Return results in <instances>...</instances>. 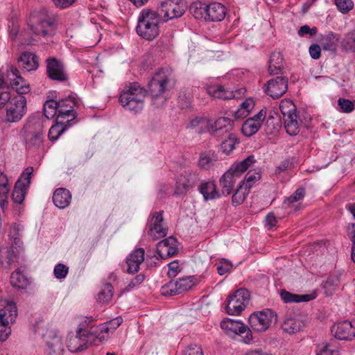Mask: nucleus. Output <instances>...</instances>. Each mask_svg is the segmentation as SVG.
Listing matches in <instances>:
<instances>
[{
  "mask_svg": "<svg viewBox=\"0 0 355 355\" xmlns=\"http://www.w3.org/2000/svg\"><path fill=\"white\" fill-rule=\"evenodd\" d=\"M55 17L46 10L32 14L28 19V26L36 36L47 37L55 34Z\"/></svg>",
  "mask_w": 355,
  "mask_h": 355,
  "instance_id": "nucleus-1",
  "label": "nucleus"
},
{
  "mask_svg": "<svg viewBox=\"0 0 355 355\" xmlns=\"http://www.w3.org/2000/svg\"><path fill=\"white\" fill-rule=\"evenodd\" d=\"M160 21L157 12L149 9L142 10L137 19V34L146 40H153L159 35Z\"/></svg>",
  "mask_w": 355,
  "mask_h": 355,
  "instance_id": "nucleus-2",
  "label": "nucleus"
},
{
  "mask_svg": "<svg viewBox=\"0 0 355 355\" xmlns=\"http://www.w3.org/2000/svg\"><path fill=\"white\" fill-rule=\"evenodd\" d=\"M255 159L253 155L248 156L239 162L233 164L220 178L219 184L223 195H229L232 192L236 181L254 163Z\"/></svg>",
  "mask_w": 355,
  "mask_h": 355,
  "instance_id": "nucleus-3",
  "label": "nucleus"
},
{
  "mask_svg": "<svg viewBox=\"0 0 355 355\" xmlns=\"http://www.w3.org/2000/svg\"><path fill=\"white\" fill-rule=\"evenodd\" d=\"M21 133L28 148H40L44 138L42 118L39 115L28 117L21 130Z\"/></svg>",
  "mask_w": 355,
  "mask_h": 355,
  "instance_id": "nucleus-4",
  "label": "nucleus"
},
{
  "mask_svg": "<svg viewBox=\"0 0 355 355\" xmlns=\"http://www.w3.org/2000/svg\"><path fill=\"white\" fill-rule=\"evenodd\" d=\"M171 72L161 69L156 72L148 83V92L152 102L157 107L163 106L167 97L164 95L170 81Z\"/></svg>",
  "mask_w": 355,
  "mask_h": 355,
  "instance_id": "nucleus-5",
  "label": "nucleus"
},
{
  "mask_svg": "<svg viewBox=\"0 0 355 355\" xmlns=\"http://www.w3.org/2000/svg\"><path fill=\"white\" fill-rule=\"evenodd\" d=\"M190 12L197 19H204L206 21H220L225 18L226 9L223 5L217 2L208 5L198 3L190 7Z\"/></svg>",
  "mask_w": 355,
  "mask_h": 355,
  "instance_id": "nucleus-6",
  "label": "nucleus"
},
{
  "mask_svg": "<svg viewBox=\"0 0 355 355\" xmlns=\"http://www.w3.org/2000/svg\"><path fill=\"white\" fill-rule=\"evenodd\" d=\"M145 96L146 91L135 83L121 92L119 101L123 107L137 113L144 107Z\"/></svg>",
  "mask_w": 355,
  "mask_h": 355,
  "instance_id": "nucleus-7",
  "label": "nucleus"
},
{
  "mask_svg": "<svg viewBox=\"0 0 355 355\" xmlns=\"http://www.w3.org/2000/svg\"><path fill=\"white\" fill-rule=\"evenodd\" d=\"M96 333L98 331H94L93 329L89 331L79 328L76 335H70L68 337L67 346L69 350L71 352L82 351L89 345H95L96 341L101 342L105 340L103 336Z\"/></svg>",
  "mask_w": 355,
  "mask_h": 355,
  "instance_id": "nucleus-8",
  "label": "nucleus"
},
{
  "mask_svg": "<svg viewBox=\"0 0 355 355\" xmlns=\"http://www.w3.org/2000/svg\"><path fill=\"white\" fill-rule=\"evenodd\" d=\"M1 74V79L3 83V89L1 90L7 92L10 98L5 103V104L1 107H3L6 105V121L10 123H15L21 119L24 115L26 112V99L25 96L23 95H15L13 97L11 96L10 92L7 91V89L5 87V83L3 81V77L2 73Z\"/></svg>",
  "mask_w": 355,
  "mask_h": 355,
  "instance_id": "nucleus-9",
  "label": "nucleus"
},
{
  "mask_svg": "<svg viewBox=\"0 0 355 355\" xmlns=\"http://www.w3.org/2000/svg\"><path fill=\"white\" fill-rule=\"evenodd\" d=\"M17 315L15 303L6 300L0 301V341L7 340L11 333L10 324L13 323Z\"/></svg>",
  "mask_w": 355,
  "mask_h": 355,
  "instance_id": "nucleus-10",
  "label": "nucleus"
},
{
  "mask_svg": "<svg viewBox=\"0 0 355 355\" xmlns=\"http://www.w3.org/2000/svg\"><path fill=\"white\" fill-rule=\"evenodd\" d=\"M279 109L283 115L286 132L290 135H297L300 131V125L295 105L291 100L284 98L280 102Z\"/></svg>",
  "mask_w": 355,
  "mask_h": 355,
  "instance_id": "nucleus-11",
  "label": "nucleus"
},
{
  "mask_svg": "<svg viewBox=\"0 0 355 355\" xmlns=\"http://www.w3.org/2000/svg\"><path fill=\"white\" fill-rule=\"evenodd\" d=\"M0 73H2L5 87L7 90L8 89L7 85L10 84L12 89L19 94L18 95H23L30 92L29 84L21 77L19 71L16 67L8 66L6 73L2 70H0Z\"/></svg>",
  "mask_w": 355,
  "mask_h": 355,
  "instance_id": "nucleus-12",
  "label": "nucleus"
},
{
  "mask_svg": "<svg viewBox=\"0 0 355 355\" xmlns=\"http://www.w3.org/2000/svg\"><path fill=\"white\" fill-rule=\"evenodd\" d=\"M277 314L271 309H265L252 313L249 317V324L255 331L267 330L272 322L277 321Z\"/></svg>",
  "mask_w": 355,
  "mask_h": 355,
  "instance_id": "nucleus-13",
  "label": "nucleus"
},
{
  "mask_svg": "<svg viewBox=\"0 0 355 355\" xmlns=\"http://www.w3.org/2000/svg\"><path fill=\"white\" fill-rule=\"evenodd\" d=\"M249 301V291L245 288H240L229 296L226 311L229 315H238L245 309Z\"/></svg>",
  "mask_w": 355,
  "mask_h": 355,
  "instance_id": "nucleus-14",
  "label": "nucleus"
},
{
  "mask_svg": "<svg viewBox=\"0 0 355 355\" xmlns=\"http://www.w3.org/2000/svg\"><path fill=\"white\" fill-rule=\"evenodd\" d=\"M186 10L187 5L183 0H165L161 3L158 14L168 21L181 17Z\"/></svg>",
  "mask_w": 355,
  "mask_h": 355,
  "instance_id": "nucleus-15",
  "label": "nucleus"
},
{
  "mask_svg": "<svg viewBox=\"0 0 355 355\" xmlns=\"http://www.w3.org/2000/svg\"><path fill=\"white\" fill-rule=\"evenodd\" d=\"M33 171L32 166L27 167L16 182L12 193V198L15 203L21 204L24 201L26 191L31 184Z\"/></svg>",
  "mask_w": 355,
  "mask_h": 355,
  "instance_id": "nucleus-16",
  "label": "nucleus"
},
{
  "mask_svg": "<svg viewBox=\"0 0 355 355\" xmlns=\"http://www.w3.org/2000/svg\"><path fill=\"white\" fill-rule=\"evenodd\" d=\"M148 225L149 227L148 234L153 240L162 239L167 235L168 227L164 221L163 211L151 214Z\"/></svg>",
  "mask_w": 355,
  "mask_h": 355,
  "instance_id": "nucleus-17",
  "label": "nucleus"
},
{
  "mask_svg": "<svg viewBox=\"0 0 355 355\" xmlns=\"http://www.w3.org/2000/svg\"><path fill=\"white\" fill-rule=\"evenodd\" d=\"M220 327L230 336H243L245 334V343H248L252 340L250 329L239 320L226 318L220 322Z\"/></svg>",
  "mask_w": 355,
  "mask_h": 355,
  "instance_id": "nucleus-18",
  "label": "nucleus"
},
{
  "mask_svg": "<svg viewBox=\"0 0 355 355\" xmlns=\"http://www.w3.org/2000/svg\"><path fill=\"white\" fill-rule=\"evenodd\" d=\"M42 337L47 345V355H63L64 348L62 338L53 329H47L42 333Z\"/></svg>",
  "mask_w": 355,
  "mask_h": 355,
  "instance_id": "nucleus-19",
  "label": "nucleus"
},
{
  "mask_svg": "<svg viewBox=\"0 0 355 355\" xmlns=\"http://www.w3.org/2000/svg\"><path fill=\"white\" fill-rule=\"evenodd\" d=\"M287 90L288 78L285 76H277L269 80L264 87L266 94L273 99L280 98Z\"/></svg>",
  "mask_w": 355,
  "mask_h": 355,
  "instance_id": "nucleus-20",
  "label": "nucleus"
},
{
  "mask_svg": "<svg viewBox=\"0 0 355 355\" xmlns=\"http://www.w3.org/2000/svg\"><path fill=\"white\" fill-rule=\"evenodd\" d=\"M209 126V134L216 137H226L231 132L234 127V121L228 117H219L215 121L211 120Z\"/></svg>",
  "mask_w": 355,
  "mask_h": 355,
  "instance_id": "nucleus-21",
  "label": "nucleus"
},
{
  "mask_svg": "<svg viewBox=\"0 0 355 355\" xmlns=\"http://www.w3.org/2000/svg\"><path fill=\"white\" fill-rule=\"evenodd\" d=\"M331 333L334 337L343 340H352L355 338V320H345L338 322L331 327Z\"/></svg>",
  "mask_w": 355,
  "mask_h": 355,
  "instance_id": "nucleus-22",
  "label": "nucleus"
},
{
  "mask_svg": "<svg viewBox=\"0 0 355 355\" xmlns=\"http://www.w3.org/2000/svg\"><path fill=\"white\" fill-rule=\"evenodd\" d=\"M244 87L239 88L235 91L225 89L223 86L215 85L207 87V92L210 96L223 100L241 98L245 93Z\"/></svg>",
  "mask_w": 355,
  "mask_h": 355,
  "instance_id": "nucleus-23",
  "label": "nucleus"
},
{
  "mask_svg": "<svg viewBox=\"0 0 355 355\" xmlns=\"http://www.w3.org/2000/svg\"><path fill=\"white\" fill-rule=\"evenodd\" d=\"M266 116V111L261 110L252 117L248 118L242 125V132L246 137H251L257 133L261 127Z\"/></svg>",
  "mask_w": 355,
  "mask_h": 355,
  "instance_id": "nucleus-24",
  "label": "nucleus"
},
{
  "mask_svg": "<svg viewBox=\"0 0 355 355\" xmlns=\"http://www.w3.org/2000/svg\"><path fill=\"white\" fill-rule=\"evenodd\" d=\"M46 71L49 77L52 80L64 81L67 79L63 64L54 58L46 60Z\"/></svg>",
  "mask_w": 355,
  "mask_h": 355,
  "instance_id": "nucleus-25",
  "label": "nucleus"
},
{
  "mask_svg": "<svg viewBox=\"0 0 355 355\" xmlns=\"http://www.w3.org/2000/svg\"><path fill=\"white\" fill-rule=\"evenodd\" d=\"M178 252V242L175 238L169 236L157 245V253L162 259H166L176 254Z\"/></svg>",
  "mask_w": 355,
  "mask_h": 355,
  "instance_id": "nucleus-26",
  "label": "nucleus"
},
{
  "mask_svg": "<svg viewBox=\"0 0 355 355\" xmlns=\"http://www.w3.org/2000/svg\"><path fill=\"white\" fill-rule=\"evenodd\" d=\"M200 180L198 173L190 171H185L177 182V193L179 194L187 193Z\"/></svg>",
  "mask_w": 355,
  "mask_h": 355,
  "instance_id": "nucleus-27",
  "label": "nucleus"
},
{
  "mask_svg": "<svg viewBox=\"0 0 355 355\" xmlns=\"http://www.w3.org/2000/svg\"><path fill=\"white\" fill-rule=\"evenodd\" d=\"M77 101L73 97H69L58 101V115L62 116V119L71 122L76 116V114L73 108L76 105Z\"/></svg>",
  "mask_w": 355,
  "mask_h": 355,
  "instance_id": "nucleus-28",
  "label": "nucleus"
},
{
  "mask_svg": "<svg viewBox=\"0 0 355 355\" xmlns=\"http://www.w3.org/2000/svg\"><path fill=\"white\" fill-rule=\"evenodd\" d=\"M17 260L16 248L4 245L0 247V266L4 269H10Z\"/></svg>",
  "mask_w": 355,
  "mask_h": 355,
  "instance_id": "nucleus-29",
  "label": "nucleus"
},
{
  "mask_svg": "<svg viewBox=\"0 0 355 355\" xmlns=\"http://www.w3.org/2000/svg\"><path fill=\"white\" fill-rule=\"evenodd\" d=\"M145 251L139 248L132 251L126 258L127 272L128 273L137 272L139 270L140 265L144 261Z\"/></svg>",
  "mask_w": 355,
  "mask_h": 355,
  "instance_id": "nucleus-30",
  "label": "nucleus"
},
{
  "mask_svg": "<svg viewBox=\"0 0 355 355\" xmlns=\"http://www.w3.org/2000/svg\"><path fill=\"white\" fill-rule=\"evenodd\" d=\"M17 60L20 66L27 71H35L39 67L37 56L29 51L21 53Z\"/></svg>",
  "mask_w": 355,
  "mask_h": 355,
  "instance_id": "nucleus-31",
  "label": "nucleus"
},
{
  "mask_svg": "<svg viewBox=\"0 0 355 355\" xmlns=\"http://www.w3.org/2000/svg\"><path fill=\"white\" fill-rule=\"evenodd\" d=\"M198 191L205 201L220 198V194L213 181L202 182L198 186Z\"/></svg>",
  "mask_w": 355,
  "mask_h": 355,
  "instance_id": "nucleus-32",
  "label": "nucleus"
},
{
  "mask_svg": "<svg viewBox=\"0 0 355 355\" xmlns=\"http://www.w3.org/2000/svg\"><path fill=\"white\" fill-rule=\"evenodd\" d=\"M71 200V194L65 188L57 189L53 196L54 205L59 209H64L69 206Z\"/></svg>",
  "mask_w": 355,
  "mask_h": 355,
  "instance_id": "nucleus-33",
  "label": "nucleus"
},
{
  "mask_svg": "<svg viewBox=\"0 0 355 355\" xmlns=\"http://www.w3.org/2000/svg\"><path fill=\"white\" fill-rule=\"evenodd\" d=\"M69 121L62 119V116H57L55 124L49 129L48 137L51 141H56L60 136L67 129Z\"/></svg>",
  "mask_w": 355,
  "mask_h": 355,
  "instance_id": "nucleus-34",
  "label": "nucleus"
},
{
  "mask_svg": "<svg viewBox=\"0 0 355 355\" xmlns=\"http://www.w3.org/2000/svg\"><path fill=\"white\" fill-rule=\"evenodd\" d=\"M123 322V318L120 316L116 317L104 324H102L98 327L93 329L94 331H98L96 334H100L105 337V339L107 336H105V334H110L114 332Z\"/></svg>",
  "mask_w": 355,
  "mask_h": 355,
  "instance_id": "nucleus-35",
  "label": "nucleus"
},
{
  "mask_svg": "<svg viewBox=\"0 0 355 355\" xmlns=\"http://www.w3.org/2000/svg\"><path fill=\"white\" fill-rule=\"evenodd\" d=\"M280 295L282 300L286 303L309 302L316 298L315 293L299 295L286 291H282Z\"/></svg>",
  "mask_w": 355,
  "mask_h": 355,
  "instance_id": "nucleus-36",
  "label": "nucleus"
},
{
  "mask_svg": "<svg viewBox=\"0 0 355 355\" xmlns=\"http://www.w3.org/2000/svg\"><path fill=\"white\" fill-rule=\"evenodd\" d=\"M304 189H297L292 196L284 200L283 202L284 207L285 209L294 207L295 210H299L300 208H298V207L300 205V201L304 198Z\"/></svg>",
  "mask_w": 355,
  "mask_h": 355,
  "instance_id": "nucleus-37",
  "label": "nucleus"
},
{
  "mask_svg": "<svg viewBox=\"0 0 355 355\" xmlns=\"http://www.w3.org/2000/svg\"><path fill=\"white\" fill-rule=\"evenodd\" d=\"M304 322L298 317H288L282 324V329L288 334H295L303 327Z\"/></svg>",
  "mask_w": 355,
  "mask_h": 355,
  "instance_id": "nucleus-38",
  "label": "nucleus"
},
{
  "mask_svg": "<svg viewBox=\"0 0 355 355\" xmlns=\"http://www.w3.org/2000/svg\"><path fill=\"white\" fill-rule=\"evenodd\" d=\"M211 119L204 116H196L191 121L190 127L198 133L209 132Z\"/></svg>",
  "mask_w": 355,
  "mask_h": 355,
  "instance_id": "nucleus-39",
  "label": "nucleus"
},
{
  "mask_svg": "<svg viewBox=\"0 0 355 355\" xmlns=\"http://www.w3.org/2000/svg\"><path fill=\"white\" fill-rule=\"evenodd\" d=\"M283 67V58L279 52H274L270 55L268 71L270 74H277Z\"/></svg>",
  "mask_w": 355,
  "mask_h": 355,
  "instance_id": "nucleus-40",
  "label": "nucleus"
},
{
  "mask_svg": "<svg viewBox=\"0 0 355 355\" xmlns=\"http://www.w3.org/2000/svg\"><path fill=\"white\" fill-rule=\"evenodd\" d=\"M340 37L334 33H328L322 41V48L325 51L335 52L336 51Z\"/></svg>",
  "mask_w": 355,
  "mask_h": 355,
  "instance_id": "nucleus-41",
  "label": "nucleus"
},
{
  "mask_svg": "<svg viewBox=\"0 0 355 355\" xmlns=\"http://www.w3.org/2000/svg\"><path fill=\"white\" fill-rule=\"evenodd\" d=\"M28 283L27 278L19 270H16L12 273L10 276V284L13 287L24 289L27 286Z\"/></svg>",
  "mask_w": 355,
  "mask_h": 355,
  "instance_id": "nucleus-42",
  "label": "nucleus"
},
{
  "mask_svg": "<svg viewBox=\"0 0 355 355\" xmlns=\"http://www.w3.org/2000/svg\"><path fill=\"white\" fill-rule=\"evenodd\" d=\"M250 189L249 186H245L240 183L239 187L236 190L232 198V204L234 205H241L246 198V196L249 193Z\"/></svg>",
  "mask_w": 355,
  "mask_h": 355,
  "instance_id": "nucleus-43",
  "label": "nucleus"
},
{
  "mask_svg": "<svg viewBox=\"0 0 355 355\" xmlns=\"http://www.w3.org/2000/svg\"><path fill=\"white\" fill-rule=\"evenodd\" d=\"M44 115L47 119L58 115V102L54 100H49L44 104Z\"/></svg>",
  "mask_w": 355,
  "mask_h": 355,
  "instance_id": "nucleus-44",
  "label": "nucleus"
},
{
  "mask_svg": "<svg viewBox=\"0 0 355 355\" xmlns=\"http://www.w3.org/2000/svg\"><path fill=\"white\" fill-rule=\"evenodd\" d=\"M113 297V286L112 284H105L98 295V300L104 303H108Z\"/></svg>",
  "mask_w": 355,
  "mask_h": 355,
  "instance_id": "nucleus-45",
  "label": "nucleus"
},
{
  "mask_svg": "<svg viewBox=\"0 0 355 355\" xmlns=\"http://www.w3.org/2000/svg\"><path fill=\"white\" fill-rule=\"evenodd\" d=\"M227 139H225L221 143V150L226 154L230 153L235 148L237 142V139L234 134H229L226 136Z\"/></svg>",
  "mask_w": 355,
  "mask_h": 355,
  "instance_id": "nucleus-46",
  "label": "nucleus"
},
{
  "mask_svg": "<svg viewBox=\"0 0 355 355\" xmlns=\"http://www.w3.org/2000/svg\"><path fill=\"white\" fill-rule=\"evenodd\" d=\"M162 294L165 296H173L180 294L176 281H170L162 287Z\"/></svg>",
  "mask_w": 355,
  "mask_h": 355,
  "instance_id": "nucleus-47",
  "label": "nucleus"
},
{
  "mask_svg": "<svg viewBox=\"0 0 355 355\" xmlns=\"http://www.w3.org/2000/svg\"><path fill=\"white\" fill-rule=\"evenodd\" d=\"M23 230V227L19 224H13L11 225L9 232V236L15 245H19L20 236H21Z\"/></svg>",
  "mask_w": 355,
  "mask_h": 355,
  "instance_id": "nucleus-48",
  "label": "nucleus"
},
{
  "mask_svg": "<svg viewBox=\"0 0 355 355\" xmlns=\"http://www.w3.org/2000/svg\"><path fill=\"white\" fill-rule=\"evenodd\" d=\"M316 355H340V352L331 345L321 344L317 346Z\"/></svg>",
  "mask_w": 355,
  "mask_h": 355,
  "instance_id": "nucleus-49",
  "label": "nucleus"
},
{
  "mask_svg": "<svg viewBox=\"0 0 355 355\" xmlns=\"http://www.w3.org/2000/svg\"><path fill=\"white\" fill-rule=\"evenodd\" d=\"M175 281L178 284V287L179 288V292H180V293L186 291H188L194 284L193 279L191 277H184L182 278H178Z\"/></svg>",
  "mask_w": 355,
  "mask_h": 355,
  "instance_id": "nucleus-50",
  "label": "nucleus"
},
{
  "mask_svg": "<svg viewBox=\"0 0 355 355\" xmlns=\"http://www.w3.org/2000/svg\"><path fill=\"white\" fill-rule=\"evenodd\" d=\"M216 161L215 156L214 155H208L202 153L200 155L198 164L200 168L204 169H209L214 164Z\"/></svg>",
  "mask_w": 355,
  "mask_h": 355,
  "instance_id": "nucleus-51",
  "label": "nucleus"
},
{
  "mask_svg": "<svg viewBox=\"0 0 355 355\" xmlns=\"http://www.w3.org/2000/svg\"><path fill=\"white\" fill-rule=\"evenodd\" d=\"M339 286V280L338 277H330L327 279L324 284V289L327 295H331Z\"/></svg>",
  "mask_w": 355,
  "mask_h": 355,
  "instance_id": "nucleus-52",
  "label": "nucleus"
},
{
  "mask_svg": "<svg viewBox=\"0 0 355 355\" xmlns=\"http://www.w3.org/2000/svg\"><path fill=\"white\" fill-rule=\"evenodd\" d=\"M9 191L8 177L3 173L0 172V198H8Z\"/></svg>",
  "mask_w": 355,
  "mask_h": 355,
  "instance_id": "nucleus-53",
  "label": "nucleus"
},
{
  "mask_svg": "<svg viewBox=\"0 0 355 355\" xmlns=\"http://www.w3.org/2000/svg\"><path fill=\"white\" fill-rule=\"evenodd\" d=\"M342 46L346 50L355 51V30L345 36L342 42Z\"/></svg>",
  "mask_w": 355,
  "mask_h": 355,
  "instance_id": "nucleus-54",
  "label": "nucleus"
},
{
  "mask_svg": "<svg viewBox=\"0 0 355 355\" xmlns=\"http://www.w3.org/2000/svg\"><path fill=\"white\" fill-rule=\"evenodd\" d=\"M338 105L340 112L345 113L352 112L354 110V104L349 99L340 98L338 101Z\"/></svg>",
  "mask_w": 355,
  "mask_h": 355,
  "instance_id": "nucleus-55",
  "label": "nucleus"
},
{
  "mask_svg": "<svg viewBox=\"0 0 355 355\" xmlns=\"http://www.w3.org/2000/svg\"><path fill=\"white\" fill-rule=\"evenodd\" d=\"M335 3L338 10L343 14L347 13L354 7L352 0H335Z\"/></svg>",
  "mask_w": 355,
  "mask_h": 355,
  "instance_id": "nucleus-56",
  "label": "nucleus"
},
{
  "mask_svg": "<svg viewBox=\"0 0 355 355\" xmlns=\"http://www.w3.org/2000/svg\"><path fill=\"white\" fill-rule=\"evenodd\" d=\"M261 178V174L259 172L256 171H249L243 181L241 182V184H244L245 186L248 185L249 189L252 187L253 183L256 181L259 180Z\"/></svg>",
  "mask_w": 355,
  "mask_h": 355,
  "instance_id": "nucleus-57",
  "label": "nucleus"
},
{
  "mask_svg": "<svg viewBox=\"0 0 355 355\" xmlns=\"http://www.w3.org/2000/svg\"><path fill=\"white\" fill-rule=\"evenodd\" d=\"M232 268V263L227 259H223L220 263L216 264V269L220 275H223L225 273L229 272L231 271Z\"/></svg>",
  "mask_w": 355,
  "mask_h": 355,
  "instance_id": "nucleus-58",
  "label": "nucleus"
},
{
  "mask_svg": "<svg viewBox=\"0 0 355 355\" xmlns=\"http://www.w3.org/2000/svg\"><path fill=\"white\" fill-rule=\"evenodd\" d=\"M69 272V268L62 263L57 264L53 270V273L55 277L57 279H63L64 278Z\"/></svg>",
  "mask_w": 355,
  "mask_h": 355,
  "instance_id": "nucleus-59",
  "label": "nucleus"
},
{
  "mask_svg": "<svg viewBox=\"0 0 355 355\" xmlns=\"http://www.w3.org/2000/svg\"><path fill=\"white\" fill-rule=\"evenodd\" d=\"M144 280V275L142 274L137 275L125 287V291H130L131 289L134 288L136 286L141 284Z\"/></svg>",
  "mask_w": 355,
  "mask_h": 355,
  "instance_id": "nucleus-60",
  "label": "nucleus"
},
{
  "mask_svg": "<svg viewBox=\"0 0 355 355\" xmlns=\"http://www.w3.org/2000/svg\"><path fill=\"white\" fill-rule=\"evenodd\" d=\"M316 27L310 28L308 25H304L300 27L298 31V35L303 37L305 35H314L317 33Z\"/></svg>",
  "mask_w": 355,
  "mask_h": 355,
  "instance_id": "nucleus-61",
  "label": "nucleus"
},
{
  "mask_svg": "<svg viewBox=\"0 0 355 355\" xmlns=\"http://www.w3.org/2000/svg\"><path fill=\"white\" fill-rule=\"evenodd\" d=\"M184 355H203V352L200 346L191 345L187 347Z\"/></svg>",
  "mask_w": 355,
  "mask_h": 355,
  "instance_id": "nucleus-62",
  "label": "nucleus"
},
{
  "mask_svg": "<svg viewBox=\"0 0 355 355\" xmlns=\"http://www.w3.org/2000/svg\"><path fill=\"white\" fill-rule=\"evenodd\" d=\"M55 6L60 9H64L71 6L76 0H52Z\"/></svg>",
  "mask_w": 355,
  "mask_h": 355,
  "instance_id": "nucleus-63",
  "label": "nucleus"
},
{
  "mask_svg": "<svg viewBox=\"0 0 355 355\" xmlns=\"http://www.w3.org/2000/svg\"><path fill=\"white\" fill-rule=\"evenodd\" d=\"M309 53L312 58L317 60L321 55V48L318 44H311L309 47Z\"/></svg>",
  "mask_w": 355,
  "mask_h": 355,
  "instance_id": "nucleus-64",
  "label": "nucleus"
}]
</instances>
